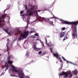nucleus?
Masks as SVG:
<instances>
[{"label": "nucleus", "instance_id": "obj_1", "mask_svg": "<svg viewBox=\"0 0 78 78\" xmlns=\"http://www.w3.org/2000/svg\"><path fill=\"white\" fill-rule=\"evenodd\" d=\"M60 21L62 22H61L63 24H68L72 25L71 29L72 30V35L73 39L77 38V28L76 26L78 25V21L71 22H69L67 21L63 20L62 19L60 20Z\"/></svg>", "mask_w": 78, "mask_h": 78}, {"label": "nucleus", "instance_id": "obj_2", "mask_svg": "<svg viewBox=\"0 0 78 78\" xmlns=\"http://www.w3.org/2000/svg\"><path fill=\"white\" fill-rule=\"evenodd\" d=\"M44 20V22H48V23H50L51 25H52V26H55L54 24H53V21H50V19H49V18H48L47 20V18H45L44 17H42L41 16H39V22H43Z\"/></svg>", "mask_w": 78, "mask_h": 78}, {"label": "nucleus", "instance_id": "obj_3", "mask_svg": "<svg viewBox=\"0 0 78 78\" xmlns=\"http://www.w3.org/2000/svg\"><path fill=\"white\" fill-rule=\"evenodd\" d=\"M7 14H5L2 15V16H0V27H2V26L4 25V23L5 22V21L4 20L5 18L6 17Z\"/></svg>", "mask_w": 78, "mask_h": 78}, {"label": "nucleus", "instance_id": "obj_4", "mask_svg": "<svg viewBox=\"0 0 78 78\" xmlns=\"http://www.w3.org/2000/svg\"><path fill=\"white\" fill-rule=\"evenodd\" d=\"M71 74L72 72H71V71H68L66 73L63 71L61 73H60V76L62 75H65V77H66V78H67V76L69 75H71Z\"/></svg>", "mask_w": 78, "mask_h": 78}, {"label": "nucleus", "instance_id": "obj_5", "mask_svg": "<svg viewBox=\"0 0 78 78\" xmlns=\"http://www.w3.org/2000/svg\"><path fill=\"white\" fill-rule=\"evenodd\" d=\"M29 34V33L28 31H26L24 32L23 34V38H27V36H28Z\"/></svg>", "mask_w": 78, "mask_h": 78}, {"label": "nucleus", "instance_id": "obj_6", "mask_svg": "<svg viewBox=\"0 0 78 78\" xmlns=\"http://www.w3.org/2000/svg\"><path fill=\"white\" fill-rule=\"evenodd\" d=\"M36 44H35L34 45V50H35L36 51H38L39 50V48H37L36 47Z\"/></svg>", "mask_w": 78, "mask_h": 78}, {"label": "nucleus", "instance_id": "obj_7", "mask_svg": "<svg viewBox=\"0 0 78 78\" xmlns=\"http://www.w3.org/2000/svg\"><path fill=\"white\" fill-rule=\"evenodd\" d=\"M23 38H23V34L21 33V34L20 37L18 39V41H21V40H22V39H23Z\"/></svg>", "mask_w": 78, "mask_h": 78}, {"label": "nucleus", "instance_id": "obj_8", "mask_svg": "<svg viewBox=\"0 0 78 78\" xmlns=\"http://www.w3.org/2000/svg\"><path fill=\"white\" fill-rule=\"evenodd\" d=\"M69 35H67L63 39V41H64L66 39H69Z\"/></svg>", "mask_w": 78, "mask_h": 78}, {"label": "nucleus", "instance_id": "obj_9", "mask_svg": "<svg viewBox=\"0 0 78 78\" xmlns=\"http://www.w3.org/2000/svg\"><path fill=\"white\" fill-rule=\"evenodd\" d=\"M73 73L74 74L76 75L78 74V71L76 70H74V71H73Z\"/></svg>", "mask_w": 78, "mask_h": 78}, {"label": "nucleus", "instance_id": "obj_10", "mask_svg": "<svg viewBox=\"0 0 78 78\" xmlns=\"http://www.w3.org/2000/svg\"><path fill=\"white\" fill-rule=\"evenodd\" d=\"M62 58L63 59V60H64V61H66V62L67 63H69H69H70V64H72V62H70L69 61L66 60V59L64 57H62Z\"/></svg>", "mask_w": 78, "mask_h": 78}, {"label": "nucleus", "instance_id": "obj_11", "mask_svg": "<svg viewBox=\"0 0 78 78\" xmlns=\"http://www.w3.org/2000/svg\"><path fill=\"white\" fill-rule=\"evenodd\" d=\"M35 16L36 17L37 20H38V21H39V18H38V14L37 13V12H36V14L35 15Z\"/></svg>", "mask_w": 78, "mask_h": 78}, {"label": "nucleus", "instance_id": "obj_12", "mask_svg": "<svg viewBox=\"0 0 78 78\" xmlns=\"http://www.w3.org/2000/svg\"><path fill=\"white\" fill-rule=\"evenodd\" d=\"M17 33H15V35H18L19 34V33H20L21 32L20 31L19 29L17 30Z\"/></svg>", "mask_w": 78, "mask_h": 78}, {"label": "nucleus", "instance_id": "obj_13", "mask_svg": "<svg viewBox=\"0 0 78 78\" xmlns=\"http://www.w3.org/2000/svg\"><path fill=\"white\" fill-rule=\"evenodd\" d=\"M9 60L10 59H9V58L8 57V63H9V64H11L13 62H12V61H11V60L9 61Z\"/></svg>", "mask_w": 78, "mask_h": 78}, {"label": "nucleus", "instance_id": "obj_14", "mask_svg": "<svg viewBox=\"0 0 78 78\" xmlns=\"http://www.w3.org/2000/svg\"><path fill=\"white\" fill-rule=\"evenodd\" d=\"M64 34H65L64 33H61L60 35L61 37H64Z\"/></svg>", "mask_w": 78, "mask_h": 78}, {"label": "nucleus", "instance_id": "obj_15", "mask_svg": "<svg viewBox=\"0 0 78 78\" xmlns=\"http://www.w3.org/2000/svg\"><path fill=\"white\" fill-rule=\"evenodd\" d=\"M47 45L48 46H49V47H51V46H52V43H51V42H50L49 43V44H47Z\"/></svg>", "mask_w": 78, "mask_h": 78}, {"label": "nucleus", "instance_id": "obj_16", "mask_svg": "<svg viewBox=\"0 0 78 78\" xmlns=\"http://www.w3.org/2000/svg\"><path fill=\"white\" fill-rule=\"evenodd\" d=\"M53 55L54 56H56V58H58V56H59V55H58V54H55L54 53L53 54Z\"/></svg>", "mask_w": 78, "mask_h": 78}, {"label": "nucleus", "instance_id": "obj_17", "mask_svg": "<svg viewBox=\"0 0 78 78\" xmlns=\"http://www.w3.org/2000/svg\"><path fill=\"white\" fill-rule=\"evenodd\" d=\"M7 51H8V55L9 56V55L10 53H9V52H8V51H9V48H8V46L7 45Z\"/></svg>", "mask_w": 78, "mask_h": 78}, {"label": "nucleus", "instance_id": "obj_18", "mask_svg": "<svg viewBox=\"0 0 78 78\" xmlns=\"http://www.w3.org/2000/svg\"><path fill=\"white\" fill-rule=\"evenodd\" d=\"M7 67L6 69H5V71L6 70H7L9 68V65H7L5 66V67Z\"/></svg>", "mask_w": 78, "mask_h": 78}, {"label": "nucleus", "instance_id": "obj_19", "mask_svg": "<svg viewBox=\"0 0 78 78\" xmlns=\"http://www.w3.org/2000/svg\"><path fill=\"white\" fill-rule=\"evenodd\" d=\"M40 41L41 43V44L42 45H43V47H44V43H43L42 41L41 40H40Z\"/></svg>", "mask_w": 78, "mask_h": 78}, {"label": "nucleus", "instance_id": "obj_20", "mask_svg": "<svg viewBox=\"0 0 78 78\" xmlns=\"http://www.w3.org/2000/svg\"><path fill=\"white\" fill-rule=\"evenodd\" d=\"M26 56H27V57H28L29 56V52L27 51L26 53Z\"/></svg>", "mask_w": 78, "mask_h": 78}, {"label": "nucleus", "instance_id": "obj_21", "mask_svg": "<svg viewBox=\"0 0 78 78\" xmlns=\"http://www.w3.org/2000/svg\"><path fill=\"white\" fill-rule=\"evenodd\" d=\"M33 12H32L31 11L29 13V16H31V15H33Z\"/></svg>", "mask_w": 78, "mask_h": 78}, {"label": "nucleus", "instance_id": "obj_22", "mask_svg": "<svg viewBox=\"0 0 78 78\" xmlns=\"http://www.w3.org/2000/svg\"><path fill=\"white\" fill-rule=\"evenodd\" d=\"M47 53V51H45L44 52H43V54L41 55V56H43L44 55H45Z\"/></svg>", "mask_w": 78, "mask_h": 78}, {"label": "nucleus", "instance_id": "obj_23", "mask_svg": "<svg viewBox=\"0 0 78 78\" xmlns=\"http://www.w3.org/2000/svg\"><path fill=\"white\" fill-rule=\"evenodd\" d=\"M35 36H39V34L37 33H36L34 34Z\"/></svg>", "mask_w": 78, "mask_h": 78}, {"label": "nucleus", "instance_id": "obj_24", "mask_svg": "<svg viewBox=\"0 0 78 78\" xmlns=\"http://www.w3.org/2000/svg\"><path fill=\"white\" fill-rule=\"evenodd\" d=\"M30 10H31V11H33V10H34V9L33 8V7H31L30 9Z\"/></svg>", "mask_w": 78, "mask_h": 78}, {"label": "nucleus", "instance_id": "obj_25", "mask_svg": "<svg viewBox=\"0 0 78 78\" xmlns=\"http://www.w3.org/2000/svg\"><path fill=\"white\" fill-rule=\"evenodd\" d=\"M4 31H5V32H6V33H7L8 32V30H7V29H4Z\"/></svg>", "mask_w": 78, "mask_h": 78}, {"label": "nucleus", "instance_id": "obj_26", "mask_svg": "<svg viewBox=\"0 0 78 78\" xmlns=\"http://www.w3.org/2000/svg\"><path fill=\"white\" fill-rule=\"evenodd\" d=\"M62 31H64V30H66V28L65 27H63L62 28Z\"/></svg>", "mask_w": 78, "mask_h": 78}, {"label": "nucleus", "instance_id": "obj_27", "mask_svg": "<svg viewBox=\"0 0 78 78\" xmlns=\"http://www.w3.org/2000/svg\"><path fill=\"white\" fill-rule=\"evenodd\" d=\"M56 58H57V59H58V60H60V59H61V58H59V57H58H58H57Z\"/></svg>", "mask_w": 78, "mask_h": 78}, {"label": "nucleus", "instance_id": "obj_28", "mask_svg": "<svg viewBox=\"0 0 78 78\" xmlns=\"http://www.w3.org/2000/svg\"><path fill=\"white\" fill-rule=\"evenodd\" d=\"M32 36L33 38H35L36 37H35V35H32Z\"/></svg>", "mask_w": 78, "mask_h": 78}, {"label": "nucleus", "instance_id": "obj_29", "mask_svg": "<svg viewBox=\"0 0 78 78\" xmlns=\"http://www.w3.org/2000/svg\"><path fill=\"white\" fill-rule=\"evenodd\" d=\"M45 41H46V44H47V39H46V37H45Z\"/></svg>", "mask_w": 78, "mask_h": 78}, {"label": "nucleus", "instance_id": "obj_30", "mask_svg": "<svg viewBox=\"0 0 78 78\" xmlns=\"http://www.w3.org/2000/svg\"><path fill=\"white\" fill-rule=\"evenodd\" d=\"M23 13V11H21L20 12V14H22Z\"/></svg>", "mask_w": 78, "mask_h": 78}, {"label": "nucleus", "instance_id": "obj_31", "mask_svg": "<svg viewBox=\"0 0 78 78\" xmlns=\"http://www.w3.org/2000/svg\"><path fill=\"white\" fill-rule=\"evenodd\" d=\"M12 57V55H10L9 56V58H11Z\"/></svg>", "mask_w": 78, "mask_h": 78}, {"label": "nucleus", "instance_id": "obj_32", "mask_svg": "<svg viewBox=\"0 0 78 78\" xmlns=\"http://www.w3.org/2000/svg\"><path fill=\"white\" fill-rule=\"evenodd\" d=\"M4 74H5V73H3L1 75V76H2V75H4Z\"/></svg>", "mask_w": 78, "mask_h": 78}, {"label": "nucleus", "instance_id": "obj_33", "mask_svg": "<svg viewBox=\"0 0 78 78\" xmlns=\"http://www.w3.org/2000/svg\"><path fill=\"white\" fill-rule=\"evenodd\" d=\"M50 50L51 52H52V49H51V48H50Z\"/></svg>", "mask_w": 78, "mask_h": 78}, {"label": "nucleus", "instance_id": "obj_34", "mask_svg": "<svg viewBox=\"0 0 78 78\" xmlns=\"http://www.w3.org/2000/svg\"><path fill=\"white\" fill-rule=\"evenodd\" d=\"M28 23H29V21H28V22H27V27H28Z\"/></svg>", "mask_w": 78, "mask_h": 78}, {"label": "nucleus", "instance_id": "obj_35", "mask_svg": "<svg viewBox=\"0 0 78 78\" xmlns=\"http://www.w3.org/2000/svg\"><path fill=\"white\" fill-rule=\"evenodd\" d=\"M42 53V51H39V54H41V53Z\"/></svg>", "mask_w": 78, "mask_h": 78}, {"label": "nucleus", "instance_id": "obj_36", "mask_svg": "<svg viewBox=\"0 0 78 78\" xmlns=\"http://www.w3.org/2000/svg\"><path fill=\"white\" fill-rule=\"evenodd\" d=\"M60 60L61 62H62V63H63V62H62V60H61V59H60Z\"/></svg>", "mask_w": 78, "mask_h": 78}, {"label": "nucleus", "instance_id": "obj_37", "mask_svg": "<svg viewBox=\"0 0 78 78\" xmlns=\"http://www.w3.org/2000/svg\"><path fill=\"white\" fill-rule=\"evenodd\" d=\"M7 33L8 34H9V35L10 34V33H8V32Z\"/></svg>", "mask_w": 78, "mask_h": 78}, {"label": "nucleus", "instance_id": "obj_38", "mask_svg": "<svg viewBox=\"0 0 78 78\" xmlns=\"http://www.w3.org/2000/svg\"><path fill=\"white\" fill-rule=\"evenodd\" d=\"M72 76V75H71L70 76H69V78H71Z\"/></svg>", "mask_w": 78, "mask_h": 78}, {"label": "nucleus", "instance_id": "obj_39", "mask_svg": "<svg viewBox=\"0 0 78 78\" xmlns=\"http://www.w3.org/2000/svg\"><path fill=\"white\" fill-rule=\"evenodd\" d=\"M34 31H31V32H30V33H33Z\"/></svg>", "mask_w": 78, "mask_h": 78}, {"label": "nucleus", "instance_id": "obj_40", "mask_svg": "<svg viewBox=\"0 0 78 78\" xmlns=\"http://www.w3.org/2000/svg\"><path fill=\"white\" fill-rule=\"evenodd\" d=\"M53 18H54V16H53L52 18H50L49 19H53Z\"/></svg>", "mask_w": 78, "mask_h": 78}, {"label": "nucleus", "instance_id": "obj_41", "mask_svg": "<svg viewBox=\"0 0 78 78\" xmlns=\"http://www.w3.org/2000/svg\"><path fill=\"white\" fill-rule=\"evenodd\" d=\"M52 6H53V5H52L50 6V8H51Z\"/></svg>", "mask_w": 78, "mask_h": 78}, {"label": "nucleus", "instance_id": "obj_42", "mask_svg": "<svg viewBox=\"0 0 78 78\" xmlns=\"http://www.w3.org/2000/svg\"><path fill=\"white\" fill-rule=\"evenodd\" d=\"M9 42H7V44H9Z\"/></svg>", "mask_w": 78, "mask_h": 78}, {"label": "nucleus", "instance_id": "obj_43", "mask_svg": "<svg viewBox=\"0 0 78 78\" xmlns=\"http://www.w3.org/2000/svg\"><path fill=\"white\" fill-rule=\"evenodd\" d=\"M7 41H9V39H7Z\"/></svg>", "mask_w": 78, "mask_h": 78}, {"label": "nucleus", "instance_id": "obj_44", "mask_svg": "<svg viewBox=\"0 0 78 78\" xmlns=\"http://www.w3.org/2000/svg\"><path fill=\"white\" fill-rule=\"evenodd\" d=\"M37 41H39V39H37Z\"/></svg>", "mask_w": 78, "mask_h": 78}, {"label": "nucleus", "instance_id": "obj_45", "mask_svg": "<svg viewBox=\"0 0 78 78\" xmlns=\"http://www.w3.org/2000/svg\"><path fill=\"white\" fill-rule=\"evenodd\" d=\"M56 64H58V61H57V62H56Z\"/></svg>", "mask_w": 78, "mask_h": 78}, {"label": "nucleus", "instance_id": "obj_46", "mask_svg": "<svg viewBox=\"0 0 78 78\" xmlns=\"http://www.w3.org/2000/svg\"><path fill=\"white\" fill-rule=\"evenodd\" d=\"M2 56V55L0 54V56Z\"/></svg>", "mask_w": 78, "mask_h": 78}, {"label": "nucleus", "instance_id": "obj_47", "mask_svg": "<svg viewBox=\"0 0 78 78\" xmlns=\"http://www.w3.org/2000/svg\"><path fill=\"white\" fill-rule=\"evenodd\" d=\"M52 15L53 16H54V15H53V14H52Z\"/></svg>", "mask_w": 78, "mask_h": 78}, {"label": "nucleus", "instance_id": "obj_48", "mask_svg": "<svg viewBox=\"0 0 78 78\" xmlns=\"http://www.w3.org/2000/svg\"><path fill=\"white\" fill-rule=\"evenodd\" d=\"M28 12H29V10H28Z\"/></svg>", "mask_w": 78, "mask_h": 78}, {"label": "nucleus", "instance_id": "obj_49", "mask_svg": "<svg viewBox=\"0 0 78 78\" xmlns=\"http://www.w3.org/2000/svg\"><path fill=\"white\" fill-rule=\"evenodd\" d=\"M16 77H17V76H16Z\"/></svg>", "mask_w": 78, "mask_h": 78}, {"label": "nucleus", "instance_id": "obj_50", "mask_svg": "<svg viewBox=\"0 0 78 78\" xmlns=\"http://www.w3.org/2000/svg\"><path fill=\"white\" fill-rule=\"evenodd\" d=\"M38 54H39V52H38Z\"/></svg>", "mask_w": 78, "mask_h": 78}, {"label": "nucleus", "instance_id": "obj_51", "mask_svg": "<svg viewBox=\"0 0 78 78\" xmlns=\"http://www.w3.org/2000/svg\"><path fill=\"white\" fill-rule=\"evenodd\" d=\"M38 11H39V10H38Z\"/></svg>", "mask_w": 78, "mask_h": 78}, {"label": "nucleus", "instance_id": "obj_52", "mask_svg": "<svg viewBox=\"0 0 78 78\" xmlns=\"http://www.w3.org/2000/svg\"><path fill=\"white\" fill-rule=\"evenodd\" d=\"M40 11H41V10H39V12H40Z\"/></svg>", "mask_w": 78, "mask_h": 78}, {"label": "nucleus", "instance_id": "obj_53", "mask_svg": "<svg viewBox=\"0 0 78 78\" xmlns=\"http://www.w3.org/2000/svg\"><path fill=\"white\" fill-rule=\"evenodd\" d=\"M0 1H1V0H0Z\"/></svg>", "mask_w": 78, "mask_h": 78}, {"label": "nucleus", "instance_id": "obj_54", "mask_svg": "<svg viewBox=\"0 0 78 78\" xmlns=\"http://www.w3.org/2000/svg\"><path fill=\"white\" fill-rule=\"evenodd\" d=\"M26 9H27V8H26Z\"/></svg>", "mask_w": 78, "mask_h": 78}]
</instances>
